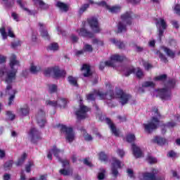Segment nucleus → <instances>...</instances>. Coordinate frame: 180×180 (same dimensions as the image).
<instances>
[{"instance_id":"1","label":"nucleus","mask_w":180,"mask_h":180,"mask_svg":"<svg viewBox=\"0 0 180 180\" xmlns=\"http://www.w3.org/2000/svg\"><path fill=\"white\" fill-rule=\"evenodd\" d=\"M10 68L11 70L6 72L5 81L8 84L6 91H11L12 89V82L16 79V74H18V69H15V65H20L19 60H16V55L12 54L10 57L9 62Z\"/></svg>"},{"instance_id":"2","label":"nucleus","mask_w":180,"mask_h":180,"mask_svg":"<svg viewBox=\"0 0 180 180\" xmlns=\"http://www.w3.org/2000/svg\"><path fill=\"white\" fill-rule=\"evenodd\" d=\"M176 80L175 79H169L165 84V87L158 89V92L162 101H169L171 99V90L175 88Z\"/></svg>"},{"instance_id":"3","label":"nucleus","mask_w":180,"mask_h":180,"mask_svg":"<svg viewBox=\"0 0 180 180\" xmlns=\"http://www.w3.org/2000/svg\"><path fill=\"white\" fill-rule=\"evenodd\" d=\"M44 74L45 77H50L53 74V78H64L67 75V72L65 70L60 69L59 66H53L45 69Z\"/></svg>"},{"instance_id":"4","label":"nucleus","mask_w":180,"mask_h":180,"mask_svg":"<svg viewBox=\"0 0 180 180\" xmlns=\"http://www.w3.org/2000/svg\"><path fill=\"white\" fill-rule=\"evenodd\" d=\"M158 126H160V120L157 117H153L149 123L143 124L145 131L148 134H151L154 130H157Z\"/></svg>"},{"instance_id":"5","label":"nucleus","mask_w":180,"mask_h":180,"mask_svg":"<svg viewBox=\"0 0 180 180\" xmlns=\"http://www.w3.org/2000/svg\"><path fill=\"white\" fill-rule=\"evenodd\" d=\"M60 127V131L62 133H65L66 134V140H68L69 143H72L75 137V135L74 134V129H72V127H68L65 125L59 124L58 125V127Z\"/></svg>"},{"instance_id":"6","label":"nucleus","mask_w":180,"mask_h":180,"mask_svg":"<svg viewBox=\"0 0 180 180\" xmlns=\"http://www.w3.org/2000/svg\"><path fill=\"white\" fill-rule=\"evenodd\" d=\"M110 60H107L105 62V67H115V63H113V61H116L117 63H123V61H127V58L124 56L114 54L110 56Z\"/></svg>"},{"instance_id":"7","label":"nucleus","mask_w":180,"mask_h":180,"mask_svg":"<svg viewBox=\"0 0 180 180\" xmlns=\"http://www.w3.org/2000/svg\"><path fill=\"white\" fill-rule=\"evenodd\" d=\"M116 98L120 99V103H121L122 106H124V105H127L129 101L131 99V95L126 94L122 89H119L116 91Z\"/></svg>"},{"instance_id":"8","label":"nucleus","mask_w":180,"mask_h":180,"mask_svg":"<svg viewBox=\"0 0 180 180\" xmlns=\"http://www.w3.org/2000/svg\"><path fill=\"white\" fill-rule=\"evenodd\" d=\"M112 162L111 164V172L112 174L115 178H117V175H119V171L117 168H122V162L116 158H112Z\"/></svg>"},{"instance_id":"9","label":"nucleus","mask_w":180,"mask_h":180,"mask_svg":"<svg viewBox=\"0 0 180 180\" xmlns=\"http://www.w3.org/2000/svg\"><path fill=\"white\" fill-rule=\"evenodd\" d=\"M87 22L89 25L94 33H101V28L99 27V22L96 18L92 17L87 19Z\"/></svg>"},{"instance_id":"10","label":"nucleus","mask_w":180,"mask_h":180,"mask_svg":"<svg viewBox=\"0 0 180 180\" xmlns=\"http://www.w3.org/2000/svg\"><path fill=\"white\" fill-rule=\"evenodd\" d=\"M31 137V142L37 144L39 140H41V133L36 128H32L28 134Z\"/></svg>"},{"instance_id":"11","label":"nucleus","mask_w":180,"mask_h":180,"mask_svg":"<svg viewBox=\"0 0 180 180\" xmlns=\"http://www.w3.org/2000/svg\"><path fill=\"white\" fill-rule=\"evenodd\" d=\"M37 124L40 127H44L46 124V112L40 109L36 116Z\"/></svg>"},{"instance_id":"12","label":"nucleus","mask_w":180,"mask_h":180,"mask_svg":"<svg viewBox=\"0 0 180 180\" xmlns=\"http://www.w3.org/2000/svg\"><path fill=\"white\" fill-rule=\"evenodd\" d=\"M89 112V108L85 105H82L79 110L76 112V116L78 120L86 119V112Z\"/></svg>"},{"instance_id":"13","label":"nucleus","mask_w":180,"mask_h":180,"mask_svg":"<svg viewBox=\"0 0 180 180\" xmlns=\"http://www.w3.org/2000/svg\"><path fill=\"white\" fill-rule=\"evenodd\" d=\"M105 122L107 124H108L110 129L111 133H112V134H114L115 137H119L120 131L119 129H117V128H116V125H115V124L112 122V120H110V118L106 117Z\"/></svg>"},{"instance_id":"14","label":"nucleus","mask_w":180,"mask_h":180,"mask_svg":"<svg viewBox=\"0 0 180 180\" xmlns=\"http://www.w3.org/2000/svg\"><path fill=\"white\" fill-rule=\"evenodd\" d=\"M157 174H158V170L153 169L152 172H146L142 174V176L144 180H155Z\"/></svg>"},{"instance_id":"15","label":"nucleus","mask_w":180,"mask_h":180,"mask_svg":"<svg viewBox=\"0 0 180 180\" xmlns=\"http://www.w3.org/2000/svg\"><path fill=\"white\" fill-rule=\"evenodd\" d=\"M121 20L122 22H125L127 25H131V20H133V12L127 11L121 15Z\"/></svg>"},{"instance_id":"16","label":"nucleus","mask_w":180,"mask_h":180,"mask_svg":"<svg viewBox=\"0 0 180 180\" xmlns=\"http://www.w3.org/2000/svg\"><path fill=\"white\" fill-rule=\"evenodd\" d=\"M79 36H82V37H88V39H94V37H95L94 32L87 31L85 28L80 29Z\"/></svg>"},{"instance_id":"17","label":"nucleus","mask_w":180,"mask_h":180,"mask_svg":"<svg viewBox=\"0 0 180 180\" xmlns=\"http://www.w3.org/2000/svg\"><path fill=\"white\" fill-rule=\"evenodd\" d=\"M131 149L133 155L136 158H141V157H143V152L141 151V149H140L139 146H136L134 143H132Z\"/></svg>"},{"instance_id":"18","label":"nucleus","mask_w":180,"mask_h":180,"mask_svg":"<svg viewBox=\"0 0 180 180\" xmlns=\"http://www.w3.org/2000/svg\"><path fill=\"white\" fill-rule=\"evenodd\" d=\"M39 26L41 27L40 33L41 37L45 39V40H50V35H49V32H47V30H44L43 28L44 27V24L39 22Z\"/></svg>"},{"instance_id":"19","label":"nucleus","mask_w":180,"mask_h":180,"mask_svg":"<svg viewBox=\"0 0 180 180\" xmlns=\"http://www.w3.org/2000/svg\"><path fill=\"white\" fill-rule=\"evenodd\" d=\"M152 141L158 146H165L167 144V139L158 136H155Z\"/></svg>"},{"instance_id":"20","label":"nucleus","mask_w":180,"mask_h":180,"mask_svg":"<svg viewBox=\"0 0 180 180\" xmlns=\"http://www.w3.org/2000/svg\"><path fill=\"white\" fill-rule=\"evenodd\" d=\"M82 71H86L83 74V76L86 78H88V77H91L92 75V72L91 71V66L87 64H84L81 68Z\"/></svg>"},{"instance_id":"21","label":"nucleus","mask_w":180,"mask_h":180,"mask_svg":"<svg viewBox=\"0 0 180 180\" xmlns=\"http://www.w3.org/2000/svg\"><path fill=\"white\" fill-rule=\"evenodd\" d=\"M22 0H17V4L20 6V8H21V9H23V11H25V12H27L28 15H32L33 16H34L36 13H37V11H32L29 8L25 7V5L22 2Z\"/></svg>"},{"instance_id":"22","label":"nucleus","mask_w":180,"mask_h":180,"mask_svg":"<svg viewBox=\"0 0 180 180\" xmlns=\"http://www.w3.org/2000/svg\"><path fill=\"white\" fill-rule=\"evenodd\" d=\"M32 1L34 2V5H39L41 11H46V9H49V4L44 3L43 0H32Z\"/></svg>"},{"instance_id":"23","label":"nucleus","mask_w":180,"mask_h":180,"mask_svg":"<svg viewBox=\"0 0 180 180\" xmlns=\"http://www.w3.org/2000/svg\"><path fill=\"white\" fill-rule=\"evenodd\" d=\"M161 49L165 52L168 57H170V58H175V52H174V51L167 46H162Z\"/></svg>"},{"instance_id":"24","label":"nucleus","mask_w":180,"mask_h":180,"mask_svg":"<svg viewBox=\"0 0 180 180\" xmlns=\"http://www.w3.org/2000/svg\"><path fill=\"white\" fill-rule=\"evenodd\" d=\"M26 158H27V154H26V153H24L15 162L16 167H22L25 163Z\"/></svg>"},{"instance_id":"25","label":"nucleus","mask_w":180,"mask_h":180,"mask_svg":"<svg viewBox=\"0 0 180 180\" xmlns=\"http://www.w3.org/2000/svg\"><path fill=\"white\" fill-rule=\"evenodd\" d=\"M30 112V108H29V105H24L20 109V114L21 115V116H27Z\"/></svg>"},{"instance_id":"26","label":"nucleus","mask_w":180,"mask_h":180,"mask_svg":"<svg viewBox=\"0 0 180 180\" xmlns=\"http://www.w3.org/2000/svg\"><path fill=\"white\" fill-rule=\"evenodd\" d=\"M156 25L158 29H163V30H165V29H167V22H165V20H164L163 18H160L156 22Z\"/></svg>"},{"instance_id":"27","label":"nucleus","mask_w":180,"mask_h":180,"mask_svg":"<svg viewBox=\"0 0 180 180\" xmlns=\"http://www.w3.org/2000/svg\"><path fill=\"white\" fill-rule=\"evenodd\" d=\"M68 103V99L67 98H60L59 100H58V106H59V108H63V109H65Z\"/></svg>"},{"instance_id":"28","label":"nucleus","mask_w":180,"mask_h":180,"mask_svg":"<svg viewBox=\"0 0 180 180\" xmlns=\"http://www.w3.org/2000/svg\"><path fill=\"white\" fill-rule=\"evenodd\" d=\"M82 133H83L84 136V140L85 141H92L94 140V138L92 136L88 133H86V129L82 128L81 129Z\"/></svg>"},{"instance_id":"29","label":"nucleus","mask_w":180,"mask_h":180,"mask_svg":"<svg viewBox=\"0 0 180 180\" xmlns=\"http://www.w3.org/2000/svg\"><path fill=\"white\" fill-rule=\"evenodd\" d=\"M56 6L59 8L60 11H63V12H68V6L61 1H58Z\"/></svg>"},{"instance_id":"30","label":"nucleus","mask_w":180,"mask_h":180,"mask_svg":"<svg viewBox=\"0 0 180 180\" xmlns=\"http://www.w3.org/2000/svg\"><path fill=\"white\" fill-rule=\"evenodd\" d=\"M106 86H108V88H110L109 91H106V94H108V96H109V98H108V99H113L115 98V92L112 89V84H107Z\"/></svg>"},{"instance_id":"31","label":"nucleus","mask_w":180,"mask_h":180,"mask_svg":"<svg viewBox=\"0 0 180 180\" xmlns=\"http://www.w3.org/2000/svg\"><path fill=\"white\" fill-rule=\"evenodd\" d=\"M60 175H63V176H70V175H72V169H61L59 170Z\"/></svg>"},{"instance_id":"32","label":"nucleus","mask_w":180,"mask_h":180,"mask_svg":"<svg viewBox=\"0 0 180 180\" xmlns=\"http://www.w3.org/2000/svg\"><path fill=\"white\" fill-rule=\"evenodd\" d=\"M117 29H118L117 33H122V32H126L127 30V28L126 27V25H124L122 21L118 22Z\"/></svg>"},{"instance_id":"33","label":"nucleus","mask_w":180,"mask_h":180,"mask_svg":"<svg viewBox=\"0 0 180 180\" xmlns=\"http://www.w3.org/2000/svg\"><path fill=\"white\" fill-rule=\"evenodd\" d=\"M68 81L70 85H72V86H78V82L77 80V78L72 77V76H69L68 77Z\"/></svg>"},{"instance_id":"34","label":"nucleus","mask_w":180,"mask_h":180,"mask_svg":"<svg viewBox=\"0 0 180 180\" xmlns=\"http://www.w3.org/2000/svg\"><path fill=\"white\" fill-rule=\"evenodd\" d=\"M167 78H168V75H167L166 74H162L159 76H156L154 78V81H160L161 82H165Z\"/></svg>"},{"instance_id":"35","label":"nucleus","mask_w":180,"mask_h":180,"mask_svg":"<svg viewBox=\"0 0 180 180\" xmlns=\"http://www.w3.org/2000/svg\"><path fill=\"white\" fill-rule=\"evenodd\" d=\"M134 74L138 79H141V78L144 77V72H143V70L140 68H137V69H136Z\"/></svg>"},{"instance_id":"36","label":"nucleus","mask_w":180,"mask_h":180,"mask_svg":"<svg viewBox=\"0 0 180 180\" xmlns=\"http://www.w3.org/2000/svg\"><path fill=\"white\" fill-rule=\"evenodd\" d=\"M156 54L159 56V58H160V61H162V63H165V64L168 63V58L161 51H157Z\"/></svg>"},{"instance_id":"37","label":"nucleus","mask_w":180,"mask_h":180,"mask_svg":"<svg viewBox=\"0 0 180 180\" xmlns=\"http://www.w3.org/2000/svg\"><path fill=\"white\" fill-rule=\"evenodd\" d=\"M13 165V160H10L4 163V169L5 171H9L12 168Z\"/></svg>"},{"instance_id":"38","label":"nucleus","mask_w":180,"mask_h":180,"mask_svg":"<svg viewBox=\"0 0 180 180\" xmlns=\"http://www.w3.org/2000/svg\"><path fill=\"white\" fill-rule=\"evenodd\" d=\"M111 41L113 43V44L117 45L120 49H124L125 47L124 43H123V41H117L115 39H111Z\"/></svg>"},{"instance_id":"39","label":"nucleus","mask_w":180,"mask_h":180,"mask_svg":"<svg viewBox=\"0 0 180 180\" xmlns=\"http://www.w3.org/2000/svg\"><path fill=\"white\" fill-rule=\"evenodd\" d=\"M47 51H57L58 50V44L57 43H52L46 48Z\"/></svg>"},{"instance_id":"40","label":"nucleus","mask_w":180,"mask_h":180,"mask_svg":"<svg viewBox=\"0 0 180 180\" xmlns=\"http://www.w3.org/2000/svg\"><path fill=\"white\" fill-rule=\"evenodd\" d=\"M83 50L84 53H92V51H94V47L89 44H85Z\"/></svg>"},{"instance_id":"41","label":"nucleus","mask_w":180,"mask_h":180,"mask_svg":"<svg viewBox=\"0 0 180 180\" xmlns=\"http://www.w3.org/2000/svg\"><path fill=\"white\" fill-rule=\"evenodd\" d=\"M51 151L53 153L54 157H56V158H60V156H58V154L61 153V150L57 148L56 146H53V148L51 149Z\"/></svg>"},{"instance_id":"42","label":"nucleus","mask_w":180,"mask_h":180,"mask_svg":"<svg viewBox=\"0 0 180 180\" xmlns=\"http://www.w3.org/2000/svg\"><path fill=\"white\" fill-rule=\"evenodd\" d=\"M98 158L101 161H103V162H108V155L105 152H101L98 154Z\"/></svg>"},{"instance_id":"43","label":"nucleus","mask_w":180,"mask_h":180,"mask_svg":"<svg viewBox=\"0 0 180 180\" xmlns=\"http://www.w3.org/2000/svg\"><path fill=\"white\" fill-rule=\"evenodd\" d=\"M46 105H47V106H52L53 108H57V106H58V101H46Z\"/></svg>"},{"instance_id":"44","label":"nucleus","mask_w":180,"mask_h":180,"mask_svg":"<svg viewBox=\"0 0 180 180\" xmlns=\"http://www.w3.org/2000/svg\"><path fill=\"white\" fill-rule=\"evenodd\" d=\"M101 99H108V93H103L102 91H94Z\"/></svg>"},{"instance_id":"45","label":"nucleus","mask_w":180,"mask_h":180,"mask_svg":"<svg viewBox=\"0 0 180 180\" xmlns=\"http://www.w3.org/2000/svg\"><path fill=\"white\" fill-rule=\"evenodd\" d=\"M143 88H154L155 86V84L153 82H145L142 84Z\"/></svg>"},{"instance_id":"46","label":"nucleus","mask_w":180,"mask_h":180,"mask_svg":"<svg viewBox=\"0 0 180 180\" xmlns=\"http://www.w3.org/2000/svg\"><path fill=\"white\" fill-rule=\"evenodd\" d=\"M127 143H134V141H135L136 140V136H134V134H130L127 135Z\"/></svg>"},{"instance_id":"47","label":"nucleus","mask_w":180,"mask_h":180,"mask_svg":"<svg viewBox=\"0 0 180 180\" xmlns=\"http://www.w3.org/2000/svg\"><path fill=\"white\" fill-rule=\"evenodd\" d=\"M108 11H110L111 13H117L120 12V6H109Z\"/></svg>"},{"instance_id":"48","label":"nucleus","mask_w":180,"mask_h":180,"mask_svg":"<svg viewBox=\"0 0 180 180\" xmlns=\"http://www.w3.org/2000/svg\"><path fill=\"white\" fill-rule=\"evenodd\" d=\"M131 74H136V68H128L126 72L124 73V75L126 77H129V75H131Z\"/></svg>"},{"instance_id":"49","label":"nucleus","mask_w":180,"mask_h":180,"mask_svg":"<svg viewBox=\"0 0 180 180\" xmlns=\"http://www.w3.org/2000/svg\"><path fill=\"white\" fill-rule=\"evenodd\" d=\"M59 162L62 163L63 167L65 168L66 167H70V161L68 160H63L61 158H58Z\"/></svg>"},{"instance_id":"50","label":"nucleus","mask_w":180,"mask_h":180,"mask_svg":"<svg viewBox=\"0 0 180 180\" xmlns=\"http://www.w3.org/2000/svg\"><path fill=\"white\" fill-rule=\"evenodd\" d=\"M106 174V170L102 169L101 172L98 173L97 179L103 180L105 179V174Z\"/></svg>"},{"instance_id":"51","label":"nucleus","mask_w":180,"mask_h":180,"mask_svg":"<svg viewBox=\"0 0 180 180\" xmlns=\"http://www.w3.org/2000/svg\"><path fill=\"white\" fill-rule=\"evenodd\" d=\"M86 101H94V102H95V99H96V98L95 97V94L94 93H90L89 94H86Z\"/></svg>"},{"instance_id":"52","label":"nucleus","mask_w":180,"mask_h":180,"mask_svg":"<svg viewBox=\"0 0 180 180\" xmlns=\"http://www.w3.org/2000/svg\"><path fill=\"white\" fill-rule=\"evenodd\" d=\"M88 8H89V4H83L79 10V13H84L85 12V11H86L88 9Z\"/></svg>"},{"instance_id":"53","label":"nucleus","mask_w":180,"mask_h":180,"mask_svg":"<svg viewBox=\"0 0 180 180\" xmlns=\"http://www.w3.org/2000/svg\"><path fill=\"white\" fill-rule=\"evenodd\" d=\"M48 86L49 88L50 94H54L55 92H57V85H56V84H49Z\"/></svg>"},{"instance_id":"54","label":"nucleus","mask_w":180,"mask_h":180,"mask_svg":"<svg viewBox=\"0 0 180 180\" xmlns=\"http://www.w3.org/2000/svg\"><path fill=\"white\" fill-rule=\"evenodd\" d=\"M0 33L4 40H6V39H8V34H6V31L4 27L0 28Z\"/></svg>"},{"instance_id":"55","label":"nucleus","mask_w":180,"mask_h":180,"mask_svg":"<svg viewBox=\"0 0 180 180\" xmlns=\"http://www.w3.org/2000/svg\"><path fill=\"white\" fill-rule=\"evenodd\" d=\"M20 46H22V42L20 40L14 41L11 43L12 49H16V47H20Z\"/></svg>"},{"instance_id":"56","label":"nucleus","mask_w":180,"mask_h":180,"mask_svg":"<svg viewBox=\"0 0 180 180\" xmlns=\"http://www.w3.org/2000/svg\"><path fill=\"white\" fill-rule=\"evenodd\" d=\"M165 30L162 28H158V36H159V40L161 41L162 39V36H164V32Z\"/></svg>"},{"instance_id":"57","label":"nucleus","mask_w":180,"mask_h":180,"mask_svg":"<svg viewBox=\"0 0 180 180\" xmlns=\"http://www.w3.org/2000/svg\"><path fill=\"white\" fill-rule=\"evenodd\" d=\"M143 67L145 70H146V71H148L149 70H151V68H153V65H151L148 62H145L143 63Z\"/></svg>"},{"instance_id":"58","label":"nucleus","mask_w":180,"mask_h":180,"mask_svg":"<svg viewBox=\"0 0 180 180\" xmlns=\"http://www.w3.org/2000/svg\"><path fill=\"white\" fill-rule=\"evenodd\" d=\"M30 71V72H32V74H37V72H39V70H37V67L33 65H31Z\"/></svg>"},{"instance_id":"59","label":"nucleus","mask_w":180,"mask_h":180,"mask_svg":"<svg viewBox=\"0 0 180 180\" xmlns=\"http://www.w3.org/2000/svg\"><path fill=\"white\" fill-rule=\"evenodd\" d=\"M147 161L149 162V164H155V162H157V159L149 156L147 158Z\"/></svg>"},{"instance_id":"60","label":"nucleus","mask_w":180,"mask_h":180,"mask_svg":"<svg viewBox=\"0 0 180 180\" xmlns=\"http://www.w3.org/2000/svg\"><path fill=\"white\" fill-rule=\"evenodd\" d=\"M152 112H153V113H155V116H157V117H161V114H160V112H158V108H157L156 107H153L152 108Z\"/></svg>"},{"instance_id":"61","label":"nucleus","mask_w":180,"mask_h":180,"mask_svg":"<svg viewBox=\"0 0 180 180\" xmlns=\"http://www.w3.org/2000/svg\"><path fill=\"white\" fill-rule=\"evenodd\" d=\"M174 11L176 15L180 16V4H176L174 8Z\"/></svg>"},{"instance_id":"62","label":"nucleus","mask_w":180,"mask_h":180,"mask_svg":"<svg viewBox=\"0 0 180 180\" xmlns=\"http://www.w3.org/2000/svg\"><path fill=\"white\" fill-rule=\"evenodd\" d=\"M92 43L93 44H99L100 46H103V42L96 38L93 39Z\"/></svg>"},{"instance_id":"63","label":"nucleus","mask_w":180,"mask_h":180,"mask_svg":"<svg viewBox=\"0 0 180 180\" xmlns=\"http://www.w3.org/2000/svg\"><path fill=\"white\" fill-rule=\"evenodd\" d=\"M11 16H12L13 19L14 20H15V22H19V15H18V13L13 12L11 13Z\"/></svg>"},{"instance_id":"64","label":"nucleus","mask_w":180,"mask_h":180,"mask_svg":"<svg viewBox=\"0 0 180 180\" xmlns=\"http://www.w3.org/2000/svg\"><path fill=\"white\" fill-rule=\"evenodd\" d=\"M160 127H162V134H165L167 133V124H162L160 125Z\"/></svg>"}]
</instances>
